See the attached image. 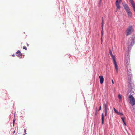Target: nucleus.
I'll use <instances>...</instances> for the list:
<instances>
[{
  "mask_svg": "<svg viewBox=\"0 0 135 135\" xmlns=\"http://www.w3.org/2000/svg\"><path fill=\"white\" fill-rule=\"evenodd\" d=\"M134 31V30L132 26H129L126 30V36L131 35Z\"/></svg>",
  "mask_w": 135,
  "mask_h": 135,
  "instance_id": "f257e3e1",
  "label": "nucleus"
},
{
  "mask_svg": "<svg viewBox=\"0 0 135 135\" xmlns=\"http://www.w3.org/2000/svg\"><path fill=\"white\" fill-rule=\"evenodd\" d=\"M129 100H130V103L132 106L135 104V100L133 96L131 94L129 95L128 97Z\"/></svg>",
  "mask_w": 135,
  "mask_h": 135,
  "instance_id": "f03ea898",
  "label": "nucleus"
},
{
  "mask_svg": "<svg viewBox=\"0 0 135 135\" xmlns=\"http://www.w3.org/2000/svg\"><path fill=\"white\" fill-rule=\"evenodd\" d=\"M125 65L126 66H130V56L128 55L125 56Z\"/></svg>",
  "mask_w": 135,
  "mask_h": 135,
  "instance_id": "7ed1b4c3",
  "label": "nucleus"
},
{
  "mask_svg": "<svg viewBox=\"0 0 135 135\" xmlns=\"http://www.w3.org/2000/svg\"><path fill=\"white\" fill-rule=\"evenodd\" d=\"M122 0H116V6L117 8L115 10V12L117 11L118 9H120V3L121 2Z\"/></svg>",
  "mask_w": 135,
  "mask_h": 135,
  "instance_id": "20e7f679",
  "label": "nucleus"
},
{
  "mask_svg": "<svg viewBox=\"0 0 135 135\" xmlns=\"http://www.w3.org/2000/svg\"><path fill=\"white\" fill-rule=\"evenodd\" d=\"M127 78L128 82H130L131 80V78L132 76L131 72V71H127Z\"/></svg>",
  "mask_w": 135,
  "mask_h": 135,
  "instance_id": "39448f33",
  "label": "nucleus"
},
{
  "mask_svg": "<svg viewBox=\"0 0 135 135\" xmlns=\"http://www.w3.org/2000/svg\"><path fill=\"white\" fill-rule=\"evenodd\" d=\"M103 107L104 109V111H107L108 109V106L107 102H104Z\"/></svg>",
  "mask_w": 135,
  "mask_h": 135,
  "instance_id": "423d86ee",
  "label": "nucleus"
},
{
  "mask_svg": "<svg viewBox=\"0 0 135 135\" xmlns=\"http://www.w3.org/2000/svg\"><path fill=\"white\" fill-rule=\"evenodd\" d=\"M132 5L134 11L135 12V3L133 0H129Z\"/></svg>",
  "mask_w": 135,
  "mask_h": 135,
  "instance_id": "0eeeda50",
  "label": "nucleus"
},
{
  "mask_svg": "<svg viewBox=\"0 0 135 135\" xmlns=\"http://www.w3.org/2000/svg\"><path fill=\"white\" fill-rule=\"evenodd\" d=\"M17 56L19 58L21 59L22 58V54L19 50H18L16 52Z\"/></svg>",
  "mask_w": 135,
  "mask_h": 135,
  "instance_id": "6e6552de",
  "label": "nucleus"
},
{
  "mask_svg": "<svg viewBox=\"0 0 135 135\" xmlns=\"http://www.w3.org/2000/svg\"><path fill=\"white\" fill-rule=\"evenodd\" d=\"M123 5L126 12L130 10V9L127 4H123Z\"/></svg>",
  "mask_w": 135,
  "mask_h": 135,
  "instance_id": "1a4fd4ad",
  "label": "nucleus"
},
{
  "mask_svg": "<svg viewBox=\"0 0 135 135\" xmlns=\"http://www.w3.org/2000/svg\"><path fill=\"white\" fill-rule=\"evenodd\" d=\"M131 42L129 46V47H131L135 43L133 37H132L131 39Z\"/></svg>",
  "mask_w": 135,
  "mask_h": 135,
  "instance_id": "9d476101",
  "label": "nucleus"
},
{
  "mask_svg": "<svg viewBox=\"0 0 135 135\" xmlns=\"http://www.w3.org/2000/svg\"><path fill=\"white\" fill-rule=\"evenodd\" d=\"M128 83H129V84L128 85V89L129 90L132 89V87L133 84L132 83L131 81L130 82H128Z\"/></svg>",
  "mask_w": 135,
  "mask_h": 135,
  "instance_id": "9b49d317",
  "label": "nucleus"
},
{
  "mask_svg": "<svg viewBox=\"0 0 135 135\" xmlns=\"http://www.w3.org/2000/svg\"><path fill=\"white\" fill-rule=\"evenodd\" d=\"M100 79V83L101 84H102L103 83L104 81V78L102 76H100L99 77Z\"/></svg>",
  "mask_w": 135,
  "mask_h": 135,
  "instance_id": "f8f14e48",
  "label": "nucleus"
},
{
  "mask_svg": "<svg viewBox=\"0 0 135 135\" xmlns=\"http://www.w3.org/2000/svg\"><path fill=\"white\" fill-rule=\"evenodd\" d=\"M101 119H102V124H104V115L103 114V113L102 114H101Z\"/></svg>",
  "mask_w": 135,
  "mask_h": 135,
  "instance_id": "ddd939ff",
  "label": "nucleus"
},
{
  "mask_svg": "<svg viewBox=\"0 0 135 135\" xmlns=\"http://www.w3.org/2000/svg\"><path fill=\"white\" fill-rule=\"evenodd\" d=\"M115 67V68L116 70V72L117 73H118V67L117 66V64L116 63L114 64Z\"/></svg>",
  "mask_w": 135,
  "mask_h": 135,
  "instance_id": "4468645a",
  "label": "nucleus"
},
{
  "mask_svg": "<svg viewBox=\"0 0 135 135\" xmlns=\"http://www.w3.org/2000/svg\"><path fill=\"white\" fill-rule=\"evenodd\" d=\"M111 56L113 60L114 63V64L116 63V62L115 60V58L114 56L113 55H111Z\"/></svg>",
  "mask_w": 135,
  "mask_h": 135,
  "instance_id": "2eb2a0df",
  "label": "nucleus"
},
{
  "mask_svg": "<svg viewBox=\"0 0 135 135\" xmlns=\"http://www.w3.org/2000/svg\"><path fill=\"white\" fill-rule=\"evenodd\" d=\"M129 16L131 17L132 15L131 12L130 11V10L126 12Z\"/></svg>",
  "mask_w": 135,
  "mask_h": 135,
  "instance_id": "dca6fc26",
  "label": "nucleus"
},
{
  "mask_svg": "<svg viewBox=\"0 0 135 135\" xmlns=\"http://www.w3.org/2000/svg\"><path fill=\"white\" fill-rule=\"evenodd\" d=\"M127 69V71H131V66H126Z\"/></svg>",
  "mask_w": 135,
  "mask_h": 135,
  "instance_id": "f3484780",
  "label": "nucleus"
},
{
  "mask_svg": "<svg viewBox=\"0 0 135 135\" xmlns=\"http://www.w3.org/2000/svg\"><path fill=\"white\" fill-rule=\"evenodd\" d=\"M104 23V21H103V17L102 18V23H101V24L102 25V26H103V24Z\"/></svg>",
  "mask_w": 135,
  "mask_h": 135,
  "instance_id": "a211bd4d",
  "label": "nucleus"
},
{
  "mask_svg": "<svg viewBox=\"0 0 135 135\" xmlns=\"http://www.w3.org/2000/svg\"><path fill=\"white\" fill-rule=\"evenodd\" d=\"M118 98H119V100H121L122 97H121V96L120 94L118 95Z\"/></svg>",
  "mask_w": 135,
  "mask_h": 135,
  "instance_id": "6ab92c4d",
  "label": "nucleus"
},
{
  "mask_svg": "<svg viewBox=\"0 0 135 135\" xmlns=\"http://www.w3.org/2000/svg\"><path fill=\"white\" fill-rule=\"evenodd\" d=\"M121 119L122 121H123V123H125V122L124 121V120L125 119V118L124 117H121Z\"/></svg>",
  "mask_w": 135,
  "mask_h": 135,
  "instance_id": "aec40b11",
  "label": "nucleus"
},
{
  "mask_svg": "<svg viewBox=\"0 0 135 135\" xmlns=\"http://www.w3.org/2000/svg\"><path fill=\"white\" fill-rule=\"evenodd\" d=\"M114 111H115V112L116 113H117H117H118V112L117 110H116V109L115 108H114Z\"/></svg>",
  "mask_w": 135,
  "mask_h": 135,
  "instance_id": "412c9836",
  "label": "nucleus"
},
{
  "mask_svg": "<svg viewBox=\"0 0 135 135\" xmlns=\"http://www.w3.org/2000/svg\"><path fill=\"white\" fill-rule=\"evenodd\" d=\"M101 44L102 43V35H103V33L102 32H101Z\"/></svg>",
  "mask_w": 135,
  "mask_h": 135,
  "instance_id": "4be33fe9",
  "label": "nucleus"
},
{
  "mask_svg": "<svg viewBox=\"0 0 135 135\" xmlns=\"http://www.w3.org/2000/svg\"><path fill=\"white\" fill-rule=\"evenodd\" d=\"M109 54H110V55L111 56V55H113V54H112V52L111 51L110 49V50H109Z\"/></svg>",
  "mask_w": 135,
  "mask_h": 135,
  "instance_id": "5701e85b",
  "label": "nucleus"
},
{
  "mask_svg": "<svg viewBox=\"0 0 135 135\" xmlns=\"http://www.w3.org/2000/svg\"><path fill=\"white\" fill-rule=\"evenodd\" d=\"M117 114L118 115H123V113H120V112H118V113H117Z\"/></svg>",
  "mask_w": 135,
  "mask_h": 135,
  "instance_id": "b1692460",
  "label": "nucleus"
},
{
  "mask_svg": "<svg viewBox=\"0 0 135 135\" xmlns=\"http://www.w3.org/2000/svg\"><path fill=\"white\" fill-rule=\"evenodd\" d=\"M24 133L25 134H23V135H24V134H26L27 133H26V129L24 130Z\"/></svg>",
  "mask_w": 135,
  "mask_h": 135,
  "instance_id": "393cba45",
  "label": "nucleus"
},
{
  "mask_svg": "<svg viewBox=\"0 0 135 135\" xmlns=\"http://www.w3.org/2000/svg\"><path fill=\"white\" fill-rule=\"evenodd\" d=\"M23 49H25L26 50H27V47H26V46H24L23 47Z\"/></svg>",
  "mask_w": 135,
  "mask_h": 135,
  "instance_id": "a878e982",
  "label": "nucleus"
},
{
  "mask_svg": "<svg viewBox=\"0 0 135 135\" xmlns=\"http://www.w3.org/2000/svg\"><path fill=\"white\" fill-rule=\"evenodd\" d=\"M104 112H105V116H106V115H107V111H104Z\"/></svg>",
  "mask_w": 135,
  "mask_h": 135,
  "instance_id": "bb28decb",
  "label": "nucleus"
},
{
  "mask_svg": "<svg viewBox=\"0 0 135 135\" xmlns=\"http://www.w3.org/2000/svg\"><path fill=\"white\" fill-rule=\"evenodd\" d=\"M101 106H100V107H99V108L98 110V111H100L101 110Z\"/></svg>",
  "mask_w": 135,
  "mask_h": 135,
  "instance_id": "cd10ccee",
  "label": "nucleus"
},
{
  "mask_svg": "<svg viewBox=\"0 0 135 135\" xmlns=\"http://www.w3.org/2000/svg\"><path fill=\"white\" fill-rule=\"evenodd\" d=\"M112 84H114V82L112 79Z\"/></svg>",
  "mask_w": 135,
  "mask_h": 135,
  "instance_id": "c85d7f7f",
  "label": "nucleus"
},
{
  "mask_svg": "<svg viewBox=\"0 0 135 135\" xmlns=\"http://www.w3.org/2000/svg\"><path fill=\"white\" fill-rule=\"evenodd\" d=\"M12 56L13 57H14L15 56V55L14 54L12 55Z\"/></svg>",
  "mask_w": 135,
  "mask_h": 135,
  "instance_id": "c756f323",
  "label": "nucleus"
},
{
  "mask_svg": "<svg viewBox=\"0 0 135 135\" xmlns=\"http://www.w3.org/2000/svg\"><path fill=\"white\" fill-rule=\"evenodd\" d=\"M26 44H27V46H29V44H27V43H26Z\"/></svg>",
  "mask_w": 135,
  "mask_h": 135,
  "instance_id": "7c9ffc66",
  "label": "nucleus"
},
{
  "mask_svg": "<svg viewBox=\"0 0 135 135\" xmlns=\"http://www.w3.org/2000/svg\"><path fill=\"white\" fill-rule=\"evenodd\" d=\"M124 123V124L125 125H126V124L125 122V123Z\"/></svg>",
  "mask_w": 135,
  "mask_h": 135,
  "instance_id": "2f4dec72",
  "label": "nucleus"
},
{
  "mask_svg": "<svg viewBox=\"0 0 135 135\" xmlns=\"http://www.w3.org/2000/svg\"><path fill=\"white\" fill-rule=\"evenodd\" d=\"M14 132V133H15V131H14V132Z\"/></svg>",
  "mask_w": 135,
  "mask_h": 135,
  "instance_id": "473e14b6",
  "label": "nucleus"
}]
</instances>
